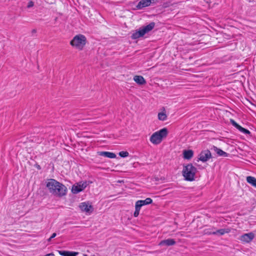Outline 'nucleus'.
I'll return each instance as SVG.
<instances>
[{"label": "nucleus", "mask_w": 256, "mask_h": 256, "mask_svg": "<svg viewBox=\"0 0 256 256\" xmlns=\"http://www.w3.org/2000/svg\"><path fill=\"white\" fill-rule=\"evenodd\" d=\"M86 38L82 34H78L74 36L70 44L76 48L82 50L86 44Z\"/></svg>", "instance_id": "obj_5"}, {"label": "nucleus", "mask_w": 256, "mask_h": 256, "mask_svg": "<svg viewBox=\"0 0 256 256\" xmlns=\"http://www.w3.org/2000/svg\"><path fill=\"white\" fill-rule=\"evenodd\" d=\"M230 122L232 123V124L237 129L238 128V126H240V125L238 124L234 120H230Z\"/></svg>", "instance_id": "obj_24"}, {"label": "nucleus", "mask_w": 256, "mask_h": 256, "mask_svg": "<svg viewBox=\"0 0 256 256\" xmlns=\"http://www.w3.org/2000/svg\"><path fill=\"white\" fill-rule=\"evenodd\" d=\"M134 80L138 84H144L146 83V81L143 76H136L134 78Z\"/></svg>", "instance_id": "obj_15"}, {"label": "nucleus", "mask_w": 256, "mask_h": 256, "mask_svg": "<svg viewBox=\"0 0 256 256\" xmlns=\"http://www.w3.org/2000/svg\"><path fill=\"white\" fill-rule=\"evenodd\" d=\"M140 210H138L135 209V211L134 213V217L136 218L139 215V214H140Z\"/></svg>", "instance_id": "obj_27"}, {"label": "nucleus", "mask_w": 256, "mask_h": 256, "mask_svg": "<svg viewBox=\"0 0 256 256\" xmlns=\"http://www.w3.org/2000/svg\"><path fill=\"white\" fill-rule=\"evenodd\" d=\"M34 6V2L32 0H30V2H28V4L27 8H30Z\"/></svg>", "instance_id": "obj_26"}, {"label": "nucleus", "mask_w": 256, "mask_h": 256, "mask_svg": "<svg viewBox=\"0 0 256 256\" xmlns=\"http://www.w3.org/2000/svg\"><path fill=\"white\" fill-rule=\"evenodd\" d=\"M58 254L62 256H68L69 251L58 250Z\"/></svg>", "instance_id": "obj_23"}, {"label": "nucleus", "mask_w": 256, "mask_h": 256, "mask_svg": "<svg viewBox=\"0 0 256 256\" xmlns=\"http://www.w3.org/2000/svg\"><path fill=\"white\" fill-rule=\"evenodd\" d=\"M46 187L53 195L62 197L66 194V187L54 179H50L46 183Z\"/></svg>", "instance_id": "obj_1"}, {"label": "nucleus", "mask_w": 256, "mask_h": 256, "mask_svg": "<svg viewBox=\"0 0 256 256\" xmlns=\"http://www.w3.org/2000/svg\"><path fill=\"white\" fill-rule=\"evenodd\" d=\"M32 32H34H34H36V30H32Z\"/></svg>", "instance_id": "obj_32"}, {"label": "nucleus", "mask_w": 256, "mask_h": 256, "mask_svg": "<svg viewBox=\"0 0 256 256\" xmlns=\"http://www.w3.org/2000/svg\"><path fill=\"white\" fill-rule=\"evenodd\" d=\"M238 129L241 132H243L244 134H249L250 132L248 130L240 126H238Z\"/></svg>", "instance_id": "obj_20"}, {"label": "nucleus", "mask_w": 256, "mask_h": 256, "mask_svg": "<svg viewBox=\"0 0 256 256\" xmlns=\"http://www.w3.org/2000/svg\"><path fill=\"white\" fill-rule=\"evenodd\" d=\"M56 236V233H53L52 234V235L51 236H50L51 238H55Z\"/></svg>", "instance_id": "obj_28"}, {"label": "nucleus", "mask_w": 256, "mask_h": 256, "mask_svg": "<svg viewBox=\"0 0 256 256\" xmlns=\"http://www.w3.org/2000/svg\"><path fill=\"white\" fill-rule=\"evenodd\" d=\"M246 181L248 184L256 188V178L254 177L248 176L246 177Z\"/></svg>", "instance_id": "obj_17"}, {"label": "nucleus", "mask_w": 256, "mask_h": 256, "mask_svg": "<svg viewBox=\"0 0 256 256\" xmlns=\"http://www.w3.org/2000/svg\"><path fill=\"white\" fill-rule=\"evenodd\" d=\"M142 203L140 202V200H138L136 202L135 204V209L138 210H140L142 206Z\"/></svg>", "instance_id": "obj_21"}, {"label": "nucleus", "mask_w": 256, "mask_h": 256, "mask_svg": "<svg viewBox=\"0 0 256 256\" xmlns=\"http://www.w3.org/2000/svg\"><path fill=\"white\" fill-rule=\"evenodd\" d=\"M211 158V152L208 150L202 151L198 155V160L202 162H207Z\"/></svg>", "instance_id": "obj_7"}, {"label": "nucleus", "mask_w": 256, "mask_h": 256, "mask_svg": "<svg viewBox=\"0 0 256 256\" xmlns=\"http://www.w3.org/2000/svg\"><path fill=\"white\" fill-rule=\"evenodd\" d=\"M176 244V241L172 238H168L162 240L160 243V246H170Z\"/></svg>", "instance_id": "obj_13"}, {"label": "nucleus", "mask_w": 256, "mask_h": 256, "mask_svg": "<svg viewBox=\"0 0 256 256\" xmlns=\"http://www.w3.org/2000/svg\"><path fill=\"white\" fill-rule=\"evenodd\" d=\"M152 0H142L136 6V8L138 10H140L144 8L150 6Z\"/></svg>", "instance_id": "obj_10"}, {"label": "nucleus", "mask_w": 256, "mask_h": 256, "mask_svg": "<svg viewBox=\"0 0 256 256\" xmlns=\"http://www.w3.org/2000/svg\"><path fill=\"white\" fill-rule=\"evenodd\" d=\"M168 134V130L166 128H163L160 130L154 132L150 137V142L154 144H160L163 138H166Z\"/></svg>", "instance_id": "obj_2"}, {"label": "nucleus", "mask_w": 256, "mask_h": 256, "mask_svg": "<svg viewBox=\"0 0 256 256\" xmlns=\"http://www.w3.org/2000/svg\"><path fill=\"white\" fill-rule=\"evenodd\" d=\"M167 116L164 112H161L158 114V118L160 120L164 121L166 120Z\"/></svg>", "instance_id": "obj_19"}, {"label": "nucleus", "mask_w": 256, "mask_h": 256, "mask_svg": "<svg viewBox=\"0 0 256 256\" xmlns=\"http://www.w3.org/2000/svg\"><path fill=\"white\" fill-rule=\"evenodd\" d=\"M158 0H152V3H156Z\"/></svg>", "instance_id": "obj_30"}, {"label": "nucleus", "mask_w": 256, "mask_h": 256, "mask_svg": "<svg viewBox=\"0 0 256 256\" xmlns=\"http://www.w3.org/2000/svg\"><path fill=\"white\" fill-rule=\"evenodd\" d=\"M184 158L186 160L190 159L194 155V152L192 150H185L183 152Z\"/></svg>", "instance_id": "obj_16"}, {"label": "nucleus", "mask_w": 256, "mask_h": 256, "mask_svg": "<svg viewBox=\"0 0 256 256\" xmlns=\"http://www.w3.org/2000/svg\"><path fill=\"white\" fill-rule=\"evenodd\" d=\"M154 22H152L148 25L140 28L132 34L131 36L132 38L136 40L143 36L152 30L154 28Z\"/></svg>", "instance_id": "obj_4"}, {"label": "nucleus", "mask_w": 256, "mask_h": 256, "mask_svg": "<svg viewBox=\"0 0 256 256\" xmlns=\"http://www.w3.org/2000/svg\"><path fill=\"white\" fill-rule=\"evenodd\" d=\"M83 256H88L86 254H84Z\"/></svg>", "instance_id": "obj_33"}, {"label": "nucleus", "mask_w": 256, "mask_h": 256, "mask_svg": "<svg viewBox=\"0 0 256 256\" xmlns=\"http://www.w3.org/2000/svg\"><path fill=\"white\" fill-rule=\"evenodd\" d=\"M230 228H222V229L218 230L216 231L210 232H208V234L222 236L225 234L229 233L230 232Z\"/></svg>", "instance_id": "obj_11"}, {"label": "nucleus", "mask_w": 256, "mask_h": 256, "mask_svg": "<svg viewBox=\"0 0 256 256\" xmlns=\"http://www.w3.org/2000/svg\"><path fill=\"white\" fill-rule=\"evenodd\" d=\"M197 172V169L192 164H189L184 166L182 170V175L185 180L188 181H192Z\"/></svg>", "instance_id": "obj_3"}, {"label": "nucleus", "mask_w": 256, "mask_h": 256, "mask_svg": "<svg viewBox=\"0 0 256 256\" xmlns=\"http://www.w3.org/2000/svg\"><path fill=\"white\" fill-rule=\"evenodd\" d=\"M44 256H54V254L53 253H50L46 254Z\"/></svg>", "instance_id": "obj_29"}, {"label": "nucleus", "mask_w": 256, "mask_h": 256, "mask_svg": "<svg viewBox=\"0 0 256 256\" xmlns=\"http://www.w3.org/2000/svg\"><path fill=\"white\" fill-rule=\"evenodd\" d=\"M140 202L142 203V206H145L147 204H149L152 203V198H148L145 199L144 200H139Z\"/></svg>", "instance_id": "obj_18"}, {"label": "nucleus", "mask_w": 256, "mask_h": 256, "mask_svg": "<svg viewBox=\"0 0 256 256\" xmlns=\"http://www.w3.org/2000/svg\"><path fill=\"white\" fill-rule=\"evenodd\" d=\"M87 186L86 182H80L73 185L72 192L74 194H77L82 191Z\"/></svg>", "instance_id": "obj_6"}, {"label": "nucleus", "mask_w": 256, "mask_h": 256, "mask_svg": "<svg viewBox=\"0 0 256 256\" xmlns=\"http://www.w3.org/2000/svg\"><path fill=\"white\" fill-rule=\"evenodd\" d=\"M211 150L214 151L218 156L227 157L228 155V154L215 146H212V147L211 148Z\"/></svg>", "instance_id": "obj_14"}, {"label": "nucleus", "mask_w": 256, "mask_h": 256, "mask_svg": "<svg viewBox=\"0 0 256 256\" xmlns=\"http://www.w3.org/2000/svg\"><path fill=\"white\" fill-rule=\"evenodd\" d=\"M79 208L82 211L86 213H91L93 210L92 206L86 202L80 203L79 205Z\"/></svg>", "instance_id": "obj_8"}, {"label": "nucleus", "mask_w": 256, "mask_h": 256, "mask_svg": "<svg viewBox=\"0 0 256 256\" xmlns=\"http://www.w3.org/2000/svg\"><path fill=\"white\" fill-rule=\"evenodd\" d=\"M78 254V252L69 251L68 256H76Z\"/></svg>", "instance_id": "obj_25"}, {"label": "nucleus", "mask_w": 256, "mask_h": 256, "mask_svg": "<svg viewBox=\"0 0 256 256\" xmlns=\"http://www.w3.org/2000/svg\"><path fill=\"white\" fill-rule=\"evenodd\" d=\"M97 154L98 156H103L110 158H116V154L114 153L110 152H98Z\"/></svg>", "instance_id": "obj_12"}, {"label": "nucleus", "mask_w": 256, "mask_h": 256, "mask_svg": "<svg viewBox=\"0 0 256 256\" xmlns=\"http://www.w3.org/2000/svg\"><path fill=\"white\" fill-rule=\"evenodd\" d=\"M52 238H51V237H50L48 240V242H50L51 240H52Z\"/></svg>", "instance_id": "obj_31"}, {"label": "nucleus", "mask_w": 256, "mask_h": 256, "mask_svg": "<svg viewBox=\"0 0 256 256\" xmlns=\"http://www.w3.org/2000/svg\"><path fill=\"white\" fill-rule=\"evenodd\" d=\"M254 234L252 232L245 234L240 236V240L246 242H251L254 238Z\"/></svg>", "instance_id": "obj_9"}, {"label": "nucleus", "mask_w": 256, "mask_h": 256, "mask_svg": "<svg viewBox=\"0 0 256 256\" xmlns=\"http://www.w3.org/2000/svg\"><path fill=\"white\" fill-rule=\"evenodd\" d=\"M129 154L128 152L122 151L119 152V156L122 158H126L128 156Z\"/></svg>", "instance_id": "obj_22"}]
</instances>
